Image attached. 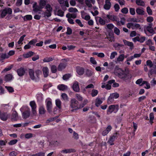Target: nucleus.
Returning <instances> with one entry per match:
<instances>
[{
  "label": "nucleus",
  "instance_id": "3",
  "mask_svg": "<svg viewBox=\"0 0 156 156\" xmlns=\"http://www.w3.org/2000/svg\"><path fill=\"white\" fill-rule=\"evenodd\" d=\"M119 109V105H110L107 111V114L109 115L112 112L116 113Z\"/></svg>",
  "mask_w": 156,
  "mask_h": 156
},
{
  "label": "nucleus",
  "instance_id": "21",
  "mask_svg": "<svg viewBox=\"0 0 156 156\" xmlns=\"http://www.w3.org/2000/svg\"><path fill=\"white\" fill-rule=\"evenodd\" d=\"M29 75L31 79L34 80L35 79V77L34 75V72L33 69H29Z\"/></svg>",
  "mask_w": 156,
  "mask_h": 156
},
{
  "label": "nucleus",
  "instance_id": "62",
  "mask_svg": "<svg viewBox=\"0 0 156 156\" xmlns=\"http://www.w3.org/2000/svg\"><path fill=\"white\" fill-rule=\"evenodd\" d=\"M121 11L123 13L126 14L128 12V9L127 8L125 7L122 9Z\"/></svg>",
  "mask_w": 156,
  "mask_h": 156
},
{
  "label": "nucleus",
  "instance_id": "38",
  "mask_svg": "<svg viewBox=\"0 0 156 156\" xmlns=\"http://www.w3.org/2000/svg\"><path fill=\"white\" fill-rule=\"evenodd\" d=\"M102 103V101L100 98H97L95 100V105L96 106L98 107Z\"/></svg>",
  "mask_w": 156,
  "mask_h": 156
},
{
  "label": "nucleus",
  "instance_id": "41",
  "mask_svg": "<svg viewBox=\"0 0 156 156\" xmlns=\"http://www.w3.org/2000/svg\"><path fill=\"white\" fill-rule=\"evenodd\" d=\"M136 3L138 5L144 6L145 5L144 2L141 0H136Z\"/></svg>",
  "mask_w": 156,
  "mask_h": 156
},
{
  "label": "nucleus",
  "instance_id": "59",
  "mask_svg": "<svg viewBox=\"0 0 156 156\" xmlns=\"http://www.w3.org/2000/svg\"><path fill=\"white\" fill-rule=\"evenodd\" d=\"M117 55V53L116 51H113L112 52L110 56V58L112 59L114 58L115 55Z\"/></svg>",
  "mask_w": 156,
  "mask_h": 156
},
{
  "label": "nucleus",
  "instance_id": "1",
  "mask_svg": "<svg viewBox=\"0 0 156 156\" xmlns=\"http://www.w3.org/2000/svg\"><path fill=\"white\" fill-rule=\"evenodd\" d=\"M114 71L119 78L126 81H130L131 79L132 75L130 74L119 68L118 66H115Z\"/></svg>",
  "mask_w": 156,
  "mask_h": 156
},
{
  "label": "nucleus",
  "instance_id": "2",
  "mask_svg": "<svg viewBox=\"0 0 156 156\" xmlns=\"http://www.w3.org/2000/svg\"><path fill=\"white\" fill-rule=\"evenodd\" d=\"M20 110L22 112V116L24 119H26L28 118L30 116V109L27 106H23L20 108Z\"/></svg>",
  "mask_w": 156,
  "mask_h": 156
},
{
  "label": "nucleus",
  "instance_id": "31",
  "mask_svg": "<svg viewBox=\"0 0 156 156\" xmlns=\"http://www.w3.org/2000/svg\"><path fill=\"white\" fill-rule=\"evenodd\" d=\"M51 72L53 73H56L58 70V68L56 66L52 65L51 66Z\"/></svg>",
  "mask_w": 156,
  "mask_h": 156
},
{
  "label": "nucleus",
  "instance_id": "46",
  "mask_svg": "<svg viewBox=\"0 0 156 156\" xmlns=\"http://www.w3.org/2000/svg\"><path fill=\"white\" fill-rule=\"evenodd\" d=\"M5 88L9 93H12L14 91V89L11 87L5 86Z\"/></svg>",
  "mask_w": 156,
  "mask_h": 156
},
{
  "label": "nucleus",
  "instance_id": "58",
  "mask_svg": "<svg viewBox=\"0 0 156 156\" xmlns=\"http://www.w3.org/2000/svg\"><path fill=\"white\" fill-rule=\"evenodd\" d=\"M46 4V2L44 0H40L39 3V5H41L43 7H44Z\"/></svg>",
  "mask_w": 156,
  "mask_h": 156
},
{
  "label": "nucleus",
  "instance_id": "20",
  "mask_svg": "<svg viewBox=\"0 0 156 156\" xmlns=\"http://www.w3.org/2000/svg\"><path fill=\"white\" fill-rule=\"evenodd\" d=\"M115 80H109L108 82V83L110 84H112L113 83L112 87H118L119 86V84L118 83L115 82Z\"/></svg>",
  "mask_w": 156,
  "mask_h": 156
},
{
  "label": "nucleus",
  "instance_id": "25",
  "mask_svg": "<svg viewBox=\"0 0 156 156\" xmlns=\"http://www.w3.org/2000/svg\"><path fill=\"white\" fill-rule=\"evenodd\" d=\"M58 89L61 90H64L67 88V86L63 84H59L58 86Z\"/></svg>",
  "mask_w": 156,
  "mask_h": 156
},
{
  "label": "nucleus",
  "instance_id": "17",
  "mask_svg": "<svg viewBox=\"0 0 156 156\" xmlns=\"http://www.w3.org/2000/svg\"><path fill=\"white\" fill-rule=\"evenodd\" d=\"M72 88L73 90L76 92H78L80 90L78 82L75 81L73 84Z\"/></svg>",
  "mask_w": 156,
  "mask_h": 156
},
{
  "label": "nucleus",
  "instance_id": "6",
  "mask_svg": "<svg viewBox=\"0 0 156 156\" xmlns=\"http://www.w3.org/2000/svg\"><path fill=\"white\" fill-rule=\"evenodd\" d=\"M45 8L46 9V10L45 12V14H46L45 16H46L47 17L51 16V12L52 11V7L50 4H48L46 5Z\"/></svg>",
  "mask_w": 156,
  "mask_h": 156
},
{
  "label": "nucleus",
  "instance_id": "8",
  "mask_svg": "<svg viewBox=\"0 0 156 156\" xmlns=\"http://www.w3.org/2000/svg\"><path fill=\"white\" fill-rule=\"evenodd\" d=\"M11 115L7 112H1L0 115V118L2 121H5L10 118Z\"/></svg>",
  "mask_w": 156,
  "mask_h": 156
},
{
  "label": "nucleus",
  "instance_id": "47",
  "mask_svg": "<svg viewBox=\"0 0 156 156\" xmlns=\"http://www.w3.org/2000/svg\"><path fill=\"white\" fill-rule=\"evenodd\" d=\"M111 97H112V98L114 99H116L118 98L119 97V94L117 93H112L110 95Z\"/></svg>",
  "mask_w": 156,
  "mask_h": 156
},
{
  "label": "nucleus",
  "instance_id": "13",
  "mask_svg": "<svg viewBox=\"0 0 156 156\" xmlns=\"http://www.w3.org/2000/svg\"><path fill=\"white\" fill-rule=\"evenodd\" d=\"M66 63L61 62L58 66V71H62L66 68Z\"/></svg>",
  "mask_w": 156,
  "mask_h": 156
},
{
  "label": "nucleus",
  "instance_id": "56",
  "mask_svg": "<svg viewBox=\"0 0 156 156\" xmlns=\"http://www.w3.org/2000/svg\"><path fill=\"white\" fill-rule=\"evenodd\" d=\"M106 27L107 28L110 30L112 29L114 27V25L112 23H109L107 25Z\"/></svg>",
  "mask_w": 156,
  "mask_h": 156
},
{
  "label": "nucleus",
  "instance_id": "39",
  "mask_svg": "<svg viewBox=\"0 0 156 156\" xmlns=\"http://www.w3.org/2000/svg\"><path fill=\"white\" fill-rule=\"evenodd\" d=\"M98 93V91L96 89H93L91 91V94L92 97H94L96 96Z\"/></svg>",
  "mask_w": 156,
  "mask_h": 156
},
{
  "label": "nucleus",
  "instance_id": "5",
  "mask_svg": "<svg viewBox=\"0 0 156 156\" xmlns=\"http://www.w3.org/2000/svg\"><path fill=\"white\" fill-rule=\"evenodd\" d=\"M0 12H1L0 18H3L6 16L7 14L9 15L12 14V10L10 8H6L0 10Z\"/></svg>",
  "mask_w": 156,
  "mask_h": 156
},
{
  "label": "nucleus",
  "instance_id": "32",
  "mask_svg": "<svg viewBox=\"0 0 156 156\" xmlns=\"http://www.w3.org/2000/svg\"><path fill=\"white\" fill-rule=\"evenodd\" d=\"M54 59V57H46L44 58L43 61L44 62H48L52 61Z\"/></svg>",
  "mask_w": 156,
  "mask_h": 156
},
{
  "label": "nucleus",
  "instance_id": "49",
  "mask_svg": "<svg viewBox=\"0 0 156 156\" xmlns=\"http://www.w3.org/2000/svg\"><path fill=\"white\" fill-rule=\"evenodd\" d=\"M68 11L70 12H77L78 10L76 8L70 7L68 9Z\"/></svg>",
  "mask_w": 156,
  "mask_h": 156
},
{
  "label": "nucleus",
  "instance_id": "7",
  "mask_svg": "<svg viewBox=\"0 0 156 156\" xmlns=\"http://www.w3.org/2000/svg\"><path fill=\"white\" fill-rule=\"evenodd\" d=\"M153 24L152 23H150L148 24V25L146 27H145L144 31L145 34L147 35V34L146 31V30L148 32L151 34H154L155 32L154 30V29L152 28Z\"/></svg>",
  "mask_w": 156,
  "mask_h": 156
},
{
  "label": "nucleus",
  "instance_id": "42",
  "mask_svg": "<svg viewBox=\"0 0 156 156\" xmlns=\"http://www.w3.org/2000/svg\"><path fill=\"white\" fill-rule=\"evenodd\" d=\"M9 58V56H8L6 54L0 53V61Z\"/></svg>",
  "mask_w": 156,
  "mask_h": 156
},
{
  "label": "nucleus",
  "instance_id": "16",
  "mask_svg": "<svg viewBox=\"0 0 156 156\" xmlns=\"http://www.w3.org/2000/svg\"><path fill=\"white\" fill-rule=\"evenodd\" d=\"M47 109L49 113L52 112V104L51 101H48L46 103Z\"/></svg>",
  "mask_w": 156,
  "mask_h": 156
},
{
  "label": "nucleus",
  "instance_id": "63",
  "mask_svg": "<svg viewBox=\"0 0 156 156\" xmlns=\"http://www.w3.org/2000/svg\"><path fill=\"white\" fill-rule=\"evenodd\" d=\"M147 11L149 15H151L152 14V11L149 6L147 7Z\"/></svg>",
  "mask_w": 156,
  "mask_h": 156
},
{
  "label": "nucleus",
  "instance_id": "4",
  "mask_svg": "<svg viewBox=\"0 0 156 156\" xmlns=\"http://www.w3.org/2000/svg\"><path fill=\"white\" fill-rule=\"evenodd\" d=\"M78 101L75 98L71 99L70 105V106L73 108L71 110V112H73L80 109V108L78 106Z\"/></svg>",
  "mask_w": 156,
  "mask_h": 156
},
{
  "label": "nucleus",
  "instance_id": "10",
  "mask_svg": "<svg viewBox=\"0 0 156 156\" xmlns=\"http://www.w3.org/2000/svg\"><path fill=\"white\" fill-rule=\"evenodd\" d=\"M30 105L31 108L32 114L34 115H36L37 105L34 101H31L30 103Z\"/></svg>",
  "mask_w": 156,
  "mask_h": 156
},
{
  "label": "nucleus",
  "instance_id": "30",
  "mask_svg": "<svg viewBox=\"0 0 156 156\" xmlns=\"http://www.w3.org/2000/svg\"><path fill=\"white\" fill-rule=\"evenodd\" d=\"M98 20V22L101 25H104L105 23V20H103L101 17L99 16H97L96 18V20Z\"/></svg>",
  "mask_w": 156,
  "mask_h": 156
},
{
  "label": "nucleus",
  "instance_id": "19",
  "mask_svg": "<svg viewBox=\"0 0 156 156\" xmlns=\"http://www.w3.org/2000/svg\"><path fill=\"white\" fill-rule=\"evenodd\" d=\"M123 41L125 45L130 47L131 49L133 48L134 45L133 42L128 41L125 39L123 40Z\"/></svg>",
  "mask_w": 156,
  "mask_h": 156
},
{
  "label": "nucleus",
  "instance_id": "14",
  "mask_svg": "<svg viewBox=\"0 0 156 156\" xmlns=\"http://www.w3.org/2000/svg\"><path fill=\"white\" fill-rule=\"evenodd\" d=\"M17 72L19 76H21L24 75L25 71L24 68L21 67L17 69Z\"/></svg>",
  "mask_w": 156,
  "mask_h": 156
},
{
  "label": "nucleus",
  "instance_id": "48",
  "mask_svg": "<svg viewBox=\"0 0 156 156\" xmlns=\"http://www.w3.org/2000/svg\"><path fill=\"white\" fill-rule=\"evenodd\" d=\"M146 66H147L150 68L153 66V64L152 62L150 60H148L146 61Z\"/></svg>",
  "mask_w": 156,
  "mask_h": 156
},
{
  "label": "nucleus",
  "instance_id": "37",
  "mask_svg": "<svg viewBox=\"0 0 156 156\" xmlns=\"http://www.w3.org/2000/svg\"><path fill=\"white\" fill-rule=\"evenodd\" d=\"M46 112V111L43 106H41L39 107V112L40 114H44Z\"/></svg>",
  "mask_w": 156,
  "mask_h": 156
},
{
  "label": "nucleus",
  "instance_id": "15",
  "mask_svg": "<svg viewBox=\"0 0 156 156\" xmlns=\"http://www.w3.org/2000/svg\"><path fill=\"white\" fill-rule=\"evenodd\" d=\"M111 4L109 0H105V4L104 6V8L106 10H109L111 8Z\"/></svg>",
  "mask_w": 156,
  "mask_h": 156
},
{
  "label": "nucleus",
  "instance_id": "44",
  "mask_svg": "<svg viewBox=\"0 0 156 156\" xmlns=\"http://www.w3.org/2000/svg\"><path fill=\"white\" fill-rule=\"evenodd\" d=\"M149 122L151 124H152L153 123V121L154 119V113L152 112L150 113L149 115Z\"/></svg>",
  "mask_w": 156,
  "mask_h": 156
},
{
  "label": "nucleus",
  "instance_id": "50",
  "mask_svg": "<svg viewBox=\"0 0 156 156\" xmlns=\"http://www.w3.org/2000/svg\"><path fill=\"white\" fill-rule=\"evenodd\" d=\"M114 32L117 35H119L120 34V30L117 27H115L114 29Z\"/></svg>",
  "mask_w": 156,
  "mask_h": 156
},
{
  "label": "nucleus",
  "instance_id": "9",
  "mask_svg": "<svg viewBox=\"0 0 156 156\" xmlns=\"http://www.w3.org/2000/svg\"><path fill=\"white\" fill-rule=\"evenodd\" d=\"M32 8H33V11L34 13H37L38 11H41L42 9L43 8L41 5H37L36 2H35L34 3Z\"/></svg>",
  "mask_w": 156,
  "mask_h": 156
},
{
  "label": "nucleus",
  "instance_id": "51",
  "mask_svg": "<svg viewBox=\"0 0 156 156\" xmlns=\"http://www.w3.org/2000/svg\"><path fill=\"white\" fill-rule=\"evenodd\" d=\"M26 35L24 34L20 37L19 40L17 42L18 44H20L22 43V42L23 41L24 38L26 37Z\"/></svg>",
  "mask_w": 156,
  "mask_h": 156
},
{
  "label": "nucleus",
  "instance_id": "28",
  "mask_svg": "<svg viewBox=\"0 0 156 156\" xmlns=\"http://www.w3.org/2000/svg\"><path fill=\"white\" fill-rule=\"evenodd\" d=\"M34 53L32 51H29L28 52L23 55L24 58H27L33 56L34 55Z\"/></svg>",
  "mask_w": 156,
  "mask_h": 156
},
{
  "label": "nucleus",
  "instance_id": "29",
  "mask_svg": "<svg viewBox=\"0 0 156 156\" xmlns=\"http://www.w3.org/2000/svg\"><path fill=\"white\" fill-rule=\"evenodd\" d=\"M136 13L138 15H143L144 14V11L141 9L137 8L136 9Z\"/></svg>",
  "mask_w": 156,
  "mask_h": 156
},
{
  "label": "nucleus",
  "instance_id": "54",
  "mask_svg": "<svg viewBox=\"0 0 156 156\" xmlns=\"http://www.w3.org/2000/svg\"><path fill=\"white\" fill-rule=\"evenodd\" d=\"M114 99L110 95L107 100V103L108 104H111L113 102Z\"/></svg>",
  "mask_w": 156,
  "mask_h": 156
},
{
  "label": "nucleus",
  "instance_id": "26",
  "mask_svg": "<svg viewBox=\"0 0 156 156\" xmlns=\"http://www.w3.org/2000/svg\"><path fill=\"white\" fill-rule=\"evenodd\" d=\"M18 118V114L17 112L16 111H14L12 114L11 119L12 120H17Z\"/></svg>",
  "mask_w": 156,
  "mask_h": 156
},
{
  "label": "nucleus",
  "instance_id": "34",
  "mask_svg": "<svg viewBox=\"0 0 156 156\" xmlns=\"http://www.w3.org/2000/svg\"><path fill=\"white\" fill-rule=\"evenodd\" d=\"M93 72L90 70L87 69L85 71V75L87 77H90L93 74Z\"/></svg>",
  "mask_w": 156,
  "mask_h": 156
},
{
  "label": "nucleus",
  "instance_id": "27",
  "mask_svg": "<svg viewBox=\"0 0 156 156\" xmlns=\"http://www.w3.org/2000/svg\"><path fill=\"white\" fill-rule=\"evenodd\" d=\"M12 76L10 74H8L6 75L5 77V80L6 82H8L10 81L12 79Z\"/></svg>",
  "mask_w": 156,
  "mask_h": 156
},
{
  "label": "nucleus",
  "instance_id": "45",
  "mask_svg": "<svg viewBox=\"0 0 156 156\" xmlns=\"http://www.w3.org/2000/svg\"><path fill=\"white\" fill-rule=\"evenodd\" d=\"M71 76V75L70 74H66L63 76L62 79L64 80H68Z\"/></svg>",
  "mask_w": 156,
  "mask_h": 156
},
{
  "label": "nucleus",
  "instance_id": "11",
  "mask_svg": "<svg viewBox=\"0 0 156 156\" xmlns=\"http://www.w3.org/2000/svg\"><path fill=\"white\" fill-rule=\"evenodd\" d=\"M76 71L77 73L80 76H82L84 73V69L83 67L77 66L76 67Z\"/></svg>",
  "mask_w": 156,
  "mask_h": 156
},
{
  "label": "nucleus",
  "instance_id": "61",
  "mask_svg": "<svg viewBox=\"0 0 156 156\" xmlns=\"http://www.w3.org/2000/svg\"><path fill=\"white\" fill-rule=\"evenodd\" d=\"M146 44L147 45L149 46L154 44V43L152 42V40L150 39H148L146 42Z\"/></svg>",
  "mask_w": 156,
  "mask_h": 156
},
{
  "label": "nucleus",
  "instance_id": "12",
  "mask_svg": "<svg viewBox=\"0 0 156 156\" xmlns=\"http://www.w3.org/2000/svg\"><path fill=\"white\" fill-rule=\"evenodd\" d=\"M76 151V150L75 149L71 148L63 150H62L60 152L62 153L67 154L74 153Z\"/></svg>",
  "mask_w": 156,
  "mask_h": 156
},
{
  "label": "nucleus",
  "instance_id": "64",
  "mask_svg": "<svg viewBox=\"0 0 156 156\" xmlns=\"http://www.w3.org/2000/svg\"><path fill=\"white\" fill-rule=\"evenodd\" d=\"M90 61L91 63L94 65H96L97 64V62L95 60V59L93 57H91L90 58Z\"/></svg>",
  "mask_w": 156,
  "mask_h": 156
},
{
  "label": "nucleus",
  "instance_id": "55",
  "mask_svg": "<svg viewBox=\"0 0 156 156\" xmlns=\"http://www.w3.org/2000/svg\"><path fill=\"white\" fill-rule=\"evenodd\" d=\"M72 29L69 27H67V31L66 33V34L67 35H70L72 34Z\"/></svg>",
  "mask_w": 156,
  "mask_h": 156
},
{
  "label": "nucleus",
  "instance_id": "57",
  "mask_svg": "<svg viewBox=\"0 0 156 156\" xmlns=\"http://www.w3.org/2000/svg\"><path fill=\"white\" fill-rule=\"evenodd\" d=\"M37 42V40L36 39H33L30 41L29 42V44L30 45H34L35 43Z\"/></svg>",
  "mask_w": 156,
  "mask_h": 156
},
{
  "label": "nucleus",
  "instance_id": "33",
  "mask_svg": "<svg viewBox=\"0 0 156 156\" xmlns=\"http://www.w3.org/2000/svg\"><path fill=\"white\" fill-rule=\"evenodd\" d=\"M153 74H156V70L154 69H151L148 73V76L150 78L152 77Z\"/></svg>",
  "mask_w": 156,
  "mask_h": 156
},
{
  "label": "nucleus",
  "instance_id": "23",
  "mask_svg": "<svg viewBox=\"0 0 156 156\" xmlns=\"http://www.w3.org/2000/svg\"><path fill=\"white\" fill-rule=\"evenodd\" d=\"M127 56H125L123 54H120L117 58V62H122L123 61L125 58H126Z\"/></svg>",
  "mask_w": 156,
  "mask_h": 156
},
{
  "label": "nucleus",
  "instance_id": "36",
  "mask_svg": "<svg viewBox=\"0 0 156 156\" xmlns=\"http://www.w3.org/2000/svg\"><path fill=\"white\" fill-rule=\"evenodd\" d=\"M62 102L59 99H57L55 100V104L56 106L59 109L61 108V105Z\"/></svg>",
  "mask_w": 156,
  "mask_h": 156
},
{
  "label": "nucleus",
  "instance_id": "35",
  "mask_svg": "<svg viewBox=\"0 0 156 156\" xmlns=\"http://www.w3.org/2000/svg\"><path fill=\"white\" fill-rule=\"evenodd\" d=\"M112 127H107L106 129L102 132V134L103 136L106 135L111 130Z\"/></svg>",
  "mask_w": 156,
  "mask_h": 156
},
{
  "label": "nucleus",
  "instance_id": "43",
  "mask_svg": "<svg viewBox=\"0 0 156 156\" xmlns=\"http://www.w3.org/2000/svg\"><path fill=\"white\" fill-rule=\"evenodd\" d=\"M59 144V143L58 141H55L50 142L49 145H52L55 147H57L58 146Z\"/></svg>",
  "mask_w": 156,
  "mask_h": 156
},
{
  "label": "nucleus",
  "instance_id": "60",
  "mask_svg": "<svg viewBox=\"0 0 156 156\" xmlns=\"http://www.w3.org/2000/svg\"><path fill=\"white\" fill-rule=\"evenodd\" d=\"M85 3L88 7L91 8L92 6V5L89 0H85Z\"/></svg>",
  "mask_w": 156,
  "mask_h": 156
},
{
  "label": "nucleus",
  "instance_id": "40",
  "mask_svg": "<svg viewBox=\"0 0 156 156\" xmlns=\"http://www.w3.org/2000/svg\"><path fill=\"white\" fill-rule=\"evenodd\" d=\"M115 139L112 136H111L109 140L108 141L107 143H108L110 145H113L114 144L113 142L115 141Z\"/></svg>",
  "mask_w": 156,
  "mask_h": 156
},
{
  "label": "nucleus",
  "instance_id": "24",
  "mask_svg": "<svg viewBox=\"0 0 156 156\" xmlns=\"http://www.w3.org/2000/svg\"><path fill=\"white\" fill-rule=\"evenodd\" d=\"M24 21H30L32 20V16L31 15H27L22 17Z\"/></svg>",
  "mask_w": 156,
  "mask_h": 156
},
{
  "label": "nucleus",
  "instance_id": "18",
  "mask_svg": "<svg viewBox=\"0 0 156 156\" xmlns=\"http://www.w3.org/2000/svg\"><path fill=\"white\" fill-rule=\"evenodd\" d=\"M42 71L44 77L45 78L47 77L49 75V69L46 66L43 67L42 69Z\"/></svg>",
  "mask_w": 156,
  "mask_h": 156
},
{
  "label": "nucleus",
  "instance_id": "22",
  "mask_svg": "<svg viewBox=\"0 0 156 156\" xmlns=\"http://www.w3.org/2000/svg\"><path fill=\"white\" fill-rule=\"evenodd\" d=\"M106 17L109 20L112 21H116V16L114 15L107 14L106 15Z\"/></svg>",
  "mask_w": 156,
  "mask_h": 156
},
{
  "label": "nucleus",
  "instance_id": "52",
  "mask_svg": "<svg viewBox=\"0 0 156 156\" xmlns=\"http://www.w3.org/2000/svg\"><path fill=\"white\" fill-rule=\"evenodd\" d=\"M64 12L61 9H59L57 11V15L61 17H62L64 16Z\"/></svg>",
  "mask_w": 156,
  "mask_h": 156
},
{
  "label": "nucleus",
  "instance_id": "53",
  "mask_svg": "<svg viewBox=\"0 0 156 156\" xmlns=\"http://www.w3.org/2000/svg\"><path fill=\"white\" fill-rule=\"evenodd\" d=\"M75 97L80 101H82L83 100V97L79 94H76L75 95Z\"/></svg>",
  "mask_w": 156,
  "mask_h": 156
}]
</instances>
